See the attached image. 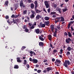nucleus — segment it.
Returning <instances> with one entry per match:
<instances>
[{"instance_id": "f257e3e1", "label": "nucleus", "mask_w": 74, "mask_h": 74, "mask_svg": "<svg viewBox=\"0 0 74 74\" xmlns=\"http://www.w3.org/2000/svg\"><path fill=\"white\" fill-rule=\"evenodd\" d=\"M70 64V61L67 60H65V62L63 64V66H65V67L67 68V67H68V65H69Z\"/></svg>"}, {"instance_id": "f03ea898", "label": "nucleus", "mask_w": 74, "mask_h": 74, "mask_svg": "<svg viewBox=\"0 0 74 74\" xmlns=\"http://www.w3.org/2000/svg\"><path fill=\"white\" fill-rule=\"evenodd\" d=\"M31 12L32 14L31 15L30 18H31V19H33L35 17V16H36V12L33 10H31Z\"/></svg>"}, {"instance_id": "7ed1b4c3", "label": "nucleus", "mask_w": 74, "mask_h": 74, "mask_svg": "<svg viewBox=\"0 0 74 74\" xmlns=\"http://www.w3.org/2000/svg\"><path fill=\"white\" fill-rule=\"evenodd\" d=\"M46 6V8H49V2L47 1H45L44 2Z\"/></svg>"}, {"instance_id": "20e7f679", "label": "nucleus", "mask_w": 74, "mask_h": 74, "mask_svg": "<svg viewBox=\"0 0 74 74\" xmlns=\"http://www.w3.org/2000/svg\"><path fill=\"white\" fill-rule=\"evenodd\" d=\"M45 24H42V23H40V25H39V27H45Z\"/></svg>"}, {"instance_id": "39448f33", "label": "nucleus", "mask_w": 74, "mask_h": 74, "mask_svg": "<svg viewBox=\"0 0 74 74\" xmlns=\"http://www.w3.org/2000/svg\"><path fill=\"white\" fill-rule=\"evenodd\" d=\"M70 41H71V38H68L66 40V42L68 44H69Z\"/></svg>"}, {"instance_id": "423d86ee", "label": "nucleus", "mask_w": 74, "mask_h": 74, "mask_svg": "<svg viewBox=\"0 0 74 74\" xmlns=\"http://www.w3.org/2000/svg\"><path fill=\"white\" fill-rule=\"evenodd\" d=\"M57 19H61V21L62 22H64V18H63V17L61 16L60 17H58L57 18Z\"/></svg>"}, {"instance_id": "0eeeda50", "label": "nucleus", "mask_w": 74, "mask_h": 74, "mask_svg": "<svg viewBox=\"0 0 74 74\" xmlns=\"http://www.w3.org/2000/svg\"><path fill=\"white\" fill-rule=\"evenodd\" d=\"M73 23H74V21H70V23H69L68 26V29H70V26H71V24H73Z\"/></svg>"}, {"instance_id": "6e6552de", "label": "nucleus", "mask_w": 74, "mask_h": 74, "mask_svg": "<svg viewBox=\"0 0 74 74\" xmlns=\"http://www.w3.org/2000/svg\"><path fill=\"white\" fill-rule=\"evenodd\" d=\"M50 27H51V31L53 33V30H54V29H55V26H54V25H50Z\"/></svg>"}, {"instance_id": "1a4fd4ad", "label": "nucleus", "mask_w": 74, "mask_h": 74, "mask_svg": "<svg viewBox=\"0 0 74 74\" xmlns=\"http://www.w3.org/2000/svg\"><path fill=\"white\" fill-rule=\"evenodd\" d=\"M34 4L35 5V8H37L38 7V2L36 1L34 2Z\"/></svg>"}, {"instance_id": "9d476101", "label": "nucleus", "mask_w": 74, "mask_h": 74, "mask_svg": "<svg viewBox=\"0 0 74 74\" xmlns=\"http://www.w3.org/2000/svg\"><path fill=\"white\" fill-rule=\"evenodd\" d=\"M57 11L58 12H59L60 14H62V12L61 11V9L59 7L57 8Z\"/></svg>"}, {"instance_id": "9b49d317", "label": "nucleus", "mask_w": 74, "mask_h": 74, "mask_svg": "<svg viewBox=\"0 0 74 74\" xmlns=\"http://www.w3.org/2000/svg\"><path fill=\"white\" fill-rule=\"evenodd\" d=\"M40 18H41V15H40L39 14L37 15L36 17V19L37 20L38 19H39Z\"/></svg>"}, {"instance_id": "f8f14e48", "label": "nucleus", "mask_w": 74, "mask_h": 74, "mask_svg": "<svg viewBox=\"0 0 74 74\" xmlns=\"http://www.w3.org/2000/svg\"><path fill=\"white\" fill-rule=\"evenodd\" d=\"M32 62L33 63H37L38 62V60L37 59H33Z\"/></svg>"}, {"instance_id": "ddd939ff", "label": "nucleus", "mask_w": 74, "mask_h": 74, "mask_svg": "<svg viewBox=\"0 0 74 74\" xmlns=\"http://www.w3.org/2000/svg\"><path fill=\"white\" fill-rule=\"evenodd\" d=\"M35 32L37 34H39V33H40V29H35Z\"/></svg>"}, {"instance_id": "4468645a", "label": "nucleus", "mask_w": 74, "mask_h": 74, "mask_svg": "<svg viewBox=\"0 0 74 74\" xmlns=\"http://www.w3.org/2000/svg\"><path fill=\"white\" fill-rule=\"evenodd\" d=\"M20 59L21 58L19 57H18L17 58V61L18 63H21V62H22V60H20Z\"/></svg>"}, {"instance_id": "2eb2a0df", "label": "nucleus", "mask_w": 74, "mask_h": 74, "mask_svg": "<svg viewBox=\"0 0 74 74\" xmlns=\"http://www.w3.org/2000/svg\"><path fill=\"white\" fill-rule=\"evenodd\" d=\"M57 62L59 63H61V61L58 59H57L55 62L56 64Z\"/></svg>"}, {"instance_id": "dca6fc26", "label": "nucleus", "mask_w": 74, "mask_h": 74, "mask_svg": "<svg viewBox=\"0 0 74 74\" xmlns=\"http://www.w3.org/2000/svg\"><path fill=\"white\" fill-rule=\"evenodd\" d=\"M20 5L21 7H22L23 5V2L22 0H21L20 3Z\"/></svg>"}, {"instance_id": "f3484780", "label": "nucleus", "mask_w": 74, "mask_h": 74, "mask_svg": "<svg viewBox=\"0 0 74 74\" xmlns=\"http://www.w3.org/2000/svg\"><path fill=\"white\" fill-rule=\"evenodd\" d=\"M47 72H49L50 70H52V67H48L47 68Z\"/></svg>"}, {"instance_id": "a211bd4d", "label": "nucleus", "mask_w": 74, "mask_h": 74, "mask_svg": "<svg viewBox=\"0 0 74 74\" xmlns=\"http://www.w3.org/2000/svg\"><path fill=\"white\" fill-rule=\"evenodd\" d=\"M30 7L31 9H34V5L33 3H31Z\"/></svg>"}, {"instance_id": "6ab92c4d", "label": "nucleus", "mask_w": 74, "mask_h": 74, "mask_svg": "<svg viewBox=\"0 0 74 74\" xmlns=\"http://www.w3.org/2000/svg\"><path fill=\"white\" fill-rule=\"evenodd\" d=\"M48 39L50 41L52 40V36L49 34L48 35Z\"/></svg>"}, {"instance_id": "aec40b11", "label": "nucleus", "mask_w": 74, "mask_h": 74, "mask_svg": "<svg viewBox=\"0 0 74 74\" xmlns=\"http://www.w3.org/2000/svg\"><path fill=\"white\" fill-rule=\"evenodd\" d=\"M39 46H41V47H42L44 45V43L42 42H40L39 43Z\"/></svg>"}, {"instance_id": "412c9836", "label": "nucleus", "mask_w": 74, "mask_h": 74, "mask_svg": "<svg viewBox=\"0 0 74 74\" xmlns=\"http://www.w3.org/2000/svg\"><path fill=\"white\" fill-rule=\"evenodd\" d=\"M9 1H8L7 0L5 1V5L6 6H8V3H9Z\"/></svg>"}, {"instance_id": "4be33fe9", "label": "nucleus", "mask_w": 74, "mask_h": 74, "mask_svg": "<svg viewBox=\"0 0 74 74\" xmlns=\"http://www.w3.org/2000/svg\"><path fill=\"white\" fill-rule=\"evenodd\" d=\"M67 10V8L66 7H65V9H62V12H64L65 11H66Z\"/></svg>"}, {"instance_id": "5701e85b", "label": "nucleus", "mask_w": 74, "mask_h": 74, "mask_svg": "<svg viewBox=\"0 0 74 74\" xmlns=\"http://www.w3.org/2000/svg\"><path fill=\"white\" fill-rule=\"evenodd\" d=\"M67 50L68 51H71V47H68L67 48Z\"/></svg>"}, {"instance_id": "b1692460", "label": "nucleus", "mask_w": 74, "mask_h": 74, "mask_svg": "<svg viewBox=\"0 0 74 74\" xmlns=\"http://www.w3.org/2000/svg\"><path fill=\"white\" fill-rule=\"evenodd\" d=\"M14 69H19V66L18 65H15L14 67Z\"/></svg>"}, {"instance_id": "393cba45", "label": "nucleus", "mask_w": 74, "mask_h": 74, "mask_svg": "<svg viewBox=\"0 0 74 74\" xmlns=\"http://www.w3.org/2000/svg\"><path fill=\"white\" fill-rule=\"evenodd\" d=\"M45 23L46 26H48V25H49V21H45Z\"/></svg>"}, {"instance_id": "a878e982", "label": "nucleus", "mask_w": 74, "mask_h": 74, "mask_svg": "<svg viewBox=\"0 0 74 74\" xmlns=\"http://www.w3.org/2000/svg\"><path fill=\"white\" fill-rule=\"evenodd\" d=\"M39 39L40 40H41V41H44V39L41 36L39 37Z\"/></svg>"}, {"instance_id": "bb28decb", "label": "nucleus", "mask_w": 74, "mask_h": 74, "mask_svg": "<svg viewBox=\"0 0 74 74\" xmlns=\"http://www.w3.org/2000/svg\"><path fill=\"white\" fill-rule=\"evenodd\" d=\"M68 33L69 37H72V35H71V34L70 32H68Z\"/></svg>"}, {"instance_id": "cd10ccee", "label": "nucleus", "mask_w": 74, "mask_h": 74, "mask_svg": "<svg viewBox=\"0 0 74 74\" xmlns=\"http://www.w3.org/2000/svg\"><path fill=\"white\" fill-rule=\"evenodd\" d=\"M37 8H35V10L37 14H38L39 12V10L37 9Z\"/></svg>"}, {"instance_id": "c85d7f7f", "label": "nucleus", "mask_w": 74, "mask_h": 74, "mask_svg": "<svg viewBox=\"0 0 74 74\" xmlns=\"http://www.w3.org/2000/svg\"><path fill=\"white\" fill-rule=\"evenodd\" d=\"M51 15H56V12H51Z\"/></svg>"}, {"instance_id": "c756f323", "label": "nucleus", "mask_w": 74, "mask_h": 74, "mask_svg": "<svg viewBox=\"0 0 74 74\" xmlns=\"http://www.w3.org/2000/svg\"><path fill=\"white\" fill-rule=\"evenodd\" d=\"M27 14V10H24L23 12V15H25V14Z\"/></svg>"}, {"instance_id": "7c9ffc66", "label": "nucleus", "mask_w": 74, "mask_h": 74, "mask_svg": "<svg viewBox=\"0 0 74 74\" xmlns=\"http://www.w3.org/2000/svg\"><path fill=\"white\" fill-rule=\"evenodd\" d=\"M49 19V18L48 17H45V20H46V21H48Z\"/></svg>"}, {"instance_id": "2f4dec72", "label": "nucleus", "mask_w": 74, "mask_h": 74, "mask_svg": "<svg viewBox=\"0 0 74 74\" xmlns=\"http://www.w3.org/2000/svg\"><path fill=\"white\" fill-rule=\"evenodd\" d=\"M53 7L54 8H56L57 7V5L56 4L54 3L53 4Z\"/></svg>"}, {"instance_id": "473e14b6", "label": "nucleus", "mask_w": 74, "mask_h": 74, "mask_svg": "<svg viewBox=\"0 0 74 74\" xmlns=\"http://www.w3.org/2000/svg\"><path fill=\"white\" fill-rule=\"evenodd\" d=\"M54 35H53V36L54 37H57V32H54Z\"/></svg>"}, {"instance_id": "72a5a7b5", "label": "nucleus", "mask_w": 74, "mask_h": 74, "mask_svg": "<svg viewBox=\"0 0 74 74\" xmlns=\"http://www.w3.org/2000/svg\"><path fill=\"white\" fill-rule=\"evenodd\" d=\"M57 52H58V50H57L56 49L54 50L53 51V54L56 53Z\"/></svg>"}, {"instance_id": "f704fd0d", "label": "nucleus", "mask_w": 74, "mask_h": 74, "mask_svg": "<svg viewBox=\"0 0 74 74\" xmlns=\"http://www.w3.org/2000/svg\"><path fill=\"white\" fill-rule=\"evenodd\" d=\"M16 22L17 23H20V21H19V20L18 19H15Z\"/></svg>"}, {"instance_id": "c9c22d12", "label": "nucleus", "mask_w": 74, "mask_h": 74, "mask_svg": "<svg viewBox=\"0 0 74 74\" xmlns=\"http://www.w3.org/2000/svg\"><path fill=\"white\" fill-rule=\"evenodd\" d=\"M56 28H58V30H60V26L58 25V26H57Z\"/></svg>"}, {"instance_id": "e433bc0d", "label": "nucleus", "mask_w": 74, "mask_h": 74, "mask_svg": "<svg viewBox=\"0 0 74 74\" xmlns=\"http://www.w3.org/2000/svg\"><path fill=\"white\" fill-rule=\"evenodd\" d=\"M26 25H24L23 26V29H26L27 28V27H26Z\"/></svg>"}, {"instance_id": "4c0bfd02", "label": "nucleus", "mask_w": 74, "mask_h": 74, "mask_svg": "<svg viewBox=\"0 0 74 74\" xmlns=\"http://www.w3.org/2000/svg\"><path fill=\"white\" fill-rule=\"evenodd\" d=\"M70 52L69 51H68L66 53V56H70Z\"/></svg>"}, {"instance_id": "58836bf2", "label": "nucleus", "mask_w": 74, "mask_h": 74, "mask_svg": "<svg viewBox=\"0 0 74 74\" xmlns=\"http://www.w3.org/2000/svg\"><path fill=\"white\" fill-rule=\"evenodd\" d=\"M27 64V61L26 60H24V62L23 63V64L25 65Z\"/></svg>"}, {"instance_id": "ea45409f", "label": "nucleus", "mask_w": 74, "mask_h": 74, "mask_svg": "<svg viewBox=\"0 0 74 74\" xmlns=\"http://www.w3.org/2000/svg\"><path fill=\"white\" fill-rule=\"evenodd\" d=\"M63 50L62 49H61L60 50V52L59 53L60 54H62V53H63Z\"/></svg>"}, {"instance_id": "a19ab883", "label": "nucleus", "mask_w": 74, "mask_h": 74, "mask_svg": "<svg viewBox=\"0 0 74 74\" xmlns=\"http://www.w3.org/2000/svg\"><path fill=\"white\" fill-rule=\"evenodd\" d=\"M26 18H27V22H29V21H30V18H29V17H26Z\"/></svg>"}, {"instance_id": "79ce46f5", "label": "nucleus", "mask_w": 74, "mask_h": 74, "mask_svg": "<svg viewBox=\"0 0 74 74\" xmlns=\"http://www.w3.org/2000/svg\"><path fill=\"white\" fill-rule=\"evenodd\" d=\"M29 29L26 28V29H25L24 31H25V32H29Z\"/></svg>"}, {"instance_id": "37998d69", "label": "nucleus", "mask_w": 74, "mask_h": 74, "mask_svg": "<svg viewBox=\"0 0 74 74\" xmlns=\"http://www.w3.org/2000/svg\"><path fill=\"white\" fill-rule=\"evenodd\" d=\"M26 48V47L25 46H23L21 49V50H23L24 49H25Z\"/></svg>"}, {"instance_id": "c03bdc74", "label": "nucleus", "mask_w": 74, "mask_h": 74, "mask_svg": "<svg viewBox=\"0 0 74 74\" xmlns=\"http://www.w3.org/2000/svg\"><path fill=\"white\" fill-rule=\"evenodd\" d=\"M64 36H68V34L66 32H65L64 33Z\"/></svg>"}, {"instance_id": "a18cd8bd", "label": "nucleus", "mask_w": 74, "mask_h": 74, "mask_svg": "<svg viewBox=\"0 0 74 74\" xmlns=\"http://www.w3.org/2000/svg\"><path fill=\"white\" fill-rule=\"evenodd\" d=\"M27 0H24L25 1H26ZM27 1L29 3H31L32 2V0H27Z\"/></svg>"}, {"instance_id": "49530a36", "label": "nucleus", "mask_w": 74, "mask_h": 74, "mask_svg": "<svg viewBox=\"0 0 74 74\" xmlns=\"http://www.w3.org/2000/svg\"><path fill=\"white\" fill-rule=\"evenodd\" d=\"M13 21L14 23H17L16 21H15V20H14V19H13Z\"/></svg>"}, {"instance_id": "de8ad7c7", "label": "nucleus", "mask_w": 74, "mask_h": 74, "mask_svg": "<svg viewBox=\"0 0 74 74\" xmlns=\"http://www.w3.org/2000/svg\"><path fill=\"white\" fill-rule=\"evenodd\" d=\"M5 19H8V18H9V16H8V15L6 16L5 17Z\"/></svg>"}, {"instance_id": "09e8293b", "label": "nucleus", "mask_w": 74, "mask_h": 74, "mask_svg": "<svg viewBox=\"0 0 74 74\" xmlns=\"http://www.w3.org/2000/svg\"><path fill=\"white\" fill-rule=\"evenodd\" d=\"M34 26L33 25H32L31 27H30V29H34Z\"/></svg>"}, {"instance_id": "8fccbe9b", "label": "nucleus", "mask_w": 74, "mask_h": 74, "mask_svg": "<svg viewBox=\"0 0 74 74\" xmlns=\"http://www.w3.org/2000/svg\"><path fill=\"white\" fill-rule=\"evenodd\" d=\"M19 16V14H18L17 15H15V18H18V16Z\"/></svg>"}, {"instance_id": "3c124183", "label": "nucleus", "mask_w": 74, "mask_h": 74, "mask_svg": "<svg viewBox=\"0 0 74 74\" xmlns=\"http://www.w3.org/2000/svg\"><path fill=\"white\" fill-rule=\"evenodd\" d=\"M37 72L38 73H41V70H38Z\"/></svg>"}, {"instance_id": "603ef678", "label": "nucleus", "mask_w": 74, "mask_h": 74, "mask_svg": "<svg viewBox=\"0 0 74 74\" xmlns=\"http://www.w3.org/2000/svg\"><path fill=\"white\" fill-rule=\"evenodd\" d=\"M58 31V29L56 28L55 29V33H57V31Z\"/></svg>"}, {"instance_id": "864d4df0", "label": "nucleus", "mask_w": 74, "mask_h": 74, "mask_svg": "<svg viewBox=\"0 0 74 74\" xmlns=\"http://www.w3.org/2000/svg\"><path fill=\"white\" fill-rule=\"evenodd\" d=\"M47 11L48 12H49H49H50V11H51V9H50V8H49L47 10Z\"/></svg>"}, {"instance_id": "5fc2aeb1", "label": "nucleus", "mask_w": 74, "mask_h": 74, "mask_svg": "<svg viewBox=\"0 0 74 74\" xmlns=\"http://www.w3.org/2000/svg\"><path fill=\"white\" fill-rule=\"evenodd\" d=\"M48 62V60H44L43 61L44 63H45V62Z\"/></svg>"}, {"instance_id": "6e6d98bb", "label": "nucleus", "mask_w": 74, "mask_h": 74, "mask_svg": "<svg viewBox=\"0 0 74 74\" xmlns=\"http://www.w3.org/2000/svg\"><path fill=\"white\" fill-rule=\"evenodd\" d=\"M29 60L30 62H33V59L31 58H29Z\"/></svg>"}, {"instance_id": "4d7b16f0", "label": "nucleus", "mask_w": 74, "mask_h": 74, "mask_svg": "<svg viewBox=\"0 0 74 74\" xmlns=\"http://www.w3.org/2000/svg\"><path fill=\"white\" fill-rule=\"evenodd\" d=\"M11 18H15V15L14 14H12V16H11Z\"/></svg>"}, {"instance_id": "13d9d810", "label": "nucleus", "mask_w": 74, "mask_h": 74, "mask_svg": "<svg viewBox=\"0 0 74 74\" xmlns=\"http://www.w3.org/2000/svg\"><path fill=\"white\" fill-rule=\"evenodd\" d=\"M59 19H58V20H56L55 21V23H58V22L59 21Z\"/></svg>"}, {"instance_id": "bf43d9fd", "label": "nucleus", "mask_w": 74, "mask_h": 74, "mask_svg": "<svg viewBox=\"0 0 74 74\" xmlns=\"http://www.w3.org/2000/svg\"><path fill=\"white\" fill-rule=\"evenodd\" d=\"M52 62H55V58H53L52 59Z\"/></svg>"}, {"instance_id": "052dcab7", "label": "nucleus", "mask_w": 74, "mask_h": 74, "mask_svg": "<svg viewBox=\"0 0 74 74\" xmlns=\"http://www.w3.org/2000/svg\"><path fill=\"white\" fill-rule=\"evenodd\" d=\"M71 29L72 31H74V29H73V26H71Z\"/></svg>"}, {"instance_id": "680f3d73", "label": "nucleus", "mask_w": 74, "mask_h": 74, "mask_svg": "<svg viewBox=\"0 0 74 74\" xmlns=\"http://www.w3.org/2000/svg\"><path fill=\"white\" fill-rule=\"evenodd\" d=\"M26 66L27 68H29V67H30V66H29V64H27L26 65Z\"/></svg>"}, {"instance_id": "e2e57ef3", "label": "nucleus", "mask_w": 74, "mask_h": 74, "mask_svg": "<svg viewBox=\"0 0 74 74\" xmlns=\"http://www.w3.org/2000/svg\"><path fill=\"white\" fill-rule=\"evenodd\" d=\"M43 11H45V12L46 13H47V12L46 10H45V9H43Z\"/></svg>"}, {"instance_id": "0e129e2a", "label": "nucleus", "mask_w": 74, "mask_h": 74, "mask_svg": "<svg viewBox=\"0 0 74 74\" xmlns=\"http://www.w3.org/2000/svg\"><path fill=\"white\" fill-rule=\"evenodd\" d=\"M17 6H15L14 7V9H15V10H16V9H17Z\"/></svg>"}, {"instance_id": "69168bd1", "label": "nucleus", "mask_w": 74, "mask_h": 74, "mask_svg": "<svg viewBox=\"0 0 74 74\" xmlns=\"http://www.w3.org/2000/svg\"><path fill=\"white\" fill-rule=\"evenodd\" d=\"M50 46L51 48H52V47H53V46H52V43H50Z\"/></svg>"}, {"instance_id": "338daca9", "label": "nucleus", "mask_w": 74, "mask_h": 74, "mask_svg": "<svg viewBox=\"0 0 74 74\" xmlns=\"http://www.w3.org/2000/svg\"><path fill=\"white\" fill-rule=\"evenodd\" d=\"M44 64H45V65H48V63L47 62H46L44 63Z\"/></svg>"}, {"instance_id": "774afa93", "label": "nucleus", "mask_w": 74, "mask_h": 74, "mask_svg": "<svg viewBox=\"0 0 74 74\" xmlns=\"http://www.w3.org/2000/svg\"><path fill=\"white\" fill-rule=\"evenodd\" d=\"M55 74H59V73L58 72H56Z\"/></svg>"}]
</instances>
